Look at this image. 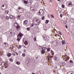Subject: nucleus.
I'll use <instances>...</instances> for the list:
<instances>
[{
	"mask_svg": "<svg viewBox=\"0 0 74 74\" xmlns=\"http://www.w3.org/2000/svg\"><path fill=\"white\" fill-rule=\"evenodd\" d=\"M68 58H66V61H67V60H68Z\"/></svg>",
	"mask_w": 74,
	"mask_h": 74,
	"instance_id": "45",
	"label": "nucleus"
},
{
	"mask_svg": "<svg viewBox=\"0 0 74 74\" xmlns=\"http://www.w3.org/2000/svg\"><path fill=\"white\" fill-rule=\"evenodd\" d=\"M44 18H45V17L44 16H42V20H44Z\"/></svg>",
	"mask_w": 74,
	"mask_h": 74,
	"instance_id": "33",
	"label": "nucleus"
},
{
	"mask_svg": "<svg viewBox=\"0 0 74 74\" xmlns=\"http://www.w3.org/2000/svg\"><path fill=\"white\" fill-rule=\"evenodd\" d=\"M68 5H69V7H71L72 6V3H69L68 4Z\"/></svg>",
	"mask_w": 74,
	"mask_h": 74,
	"instance_id": "16",
	"label": "nucleus"
},
{
	"mask_svg": "<svg viewBox=\"0 0 74 74\" xmlns=\"http://www.w3.org/2000/svg\"><path fill=\"white\" fill-rule=\"evenodd\" d=\"M9 19H10V17H9L8 16H6V20H9Z\"/></svg>",
	"mask_w": 74,
	"mask_h": 74,
	"instance_id": "20",
	"label": "nucleus"
},
{
	"mask_svg": "<svg viewBox=\"0 0 74 74\" xmlns=\"http://www.w3.org/2000/svg\"><path fill=\"white\" fill-rule=\"evenodd\" d=\"M62 44L63 45H65L66 44V42H65V41H64V40H63L62 41Z\"/></svg>",
	"mask_w": 74,
	"mask_h": 74,
	"instance_id": "12",
	"label": "nucleus"
},
{
	"mask_svg": "<svg viewBox=\"0 0 74 74\" xmlns=\"http://www.w3.org/2000/svg\"><path fill=\"white\" fill-rule=\"evenodd\" d=\"M11 55H12V54H11V53H8L7 54V56H8V57H10V56H11Z\"/></svg>",
	"mask_w": 74,
	"mask_h": 74,
	"instance_id": "18",
	"label": "nucleus"
},
{
	"mask_svg": "<svg viewBox=\"0 0 74 74\" xmlns=\"http://www.w3.org/2000/svg\"><path fill=\"white\" fill-rule=\"evenodd\" d=\"M37 58H36V59H37Z\"/></svg>",
	"mask_w": 74,
	"mask_h": 74,
	"instance_id": "56",
	"label": "nucleus"
},
{
	"mask_svg": "<svg viewBox=\"0 0 74 74\" xmlns=\"http://www.w3.org/2000/svg\"><path fill=\"white\" fill-rule=\"evenodd\" d=\"M22 56H23V57H24L25 56H26V55L25 54V53H23L22 54Z\"/></svg>",
	"mask_w": 74,
	"mask_h": 74,
	"instance_id": "29",
	"label": "nucleus"
},
{
	"mask_svg": "<svg viewBox=\"0 0 74 74\" xmlns=\"http://www.w3.org/2000/svg\"><path fill=\"white\" fill-rule=\"evenodd\" d=\"M29 4L30 5H31L32 4V3H31V2H28V4Z\"/></svg>",
	"mask_w": 74,
	"mask_h": 74,
	"instance_id": "38",
	"label": "nucleus"
},
{
	"mask_svg": "<svg viewBox=\"0 0 74 74\" xmlns=\"http://www.w3.org/2000/svg\"><path fill=\"white\" fill-rule=\"evenodd\" d=\"M71 21L72 23H74V18H71Z\"/></svg>",
	"mask_w": 74,
	"mask_h": 74,
	"instance_id": "17",
	"label": "nucleus"
},
{
	"mask_svg": "<svg viewBox=\"0 0 74 74\" xmlns=\"http://www.w3.org/2000/svg\"><path fill=\"white\" fill-rule=\"evenodd\" d=\"M32 74H35V73H32Z\"/></svg>",
	"mask_w": 74,
	"mask_h": 74,
	"instance_id": "50",
	"label": "nucleus"
},
{
	"mask_svg": "<svg viewBox=\"0 0 74 74\" xmlns=\"http://www.w3.org/2000/svg\"><path fill=\"white\" fill-rule=\"evenodd\" d=\"M47 51L48 52H49L50 51V48H48L47 49Z\"/></svg>",
	"mask_w": 74,
	"mask_h": 74,
	"instance_id": "24",
	"label": "nucleus"
},
{
	"mask_svg": "<svg viewBox=\"0 0 74 74\" xmlns=\"http://www.w3.org/2000/svg\"><path fill=\"white\" fill-rule=\"evenodd\" d=\"M15 53H16V55H17V56H18V53L17 52H16Z\"/></svg>",
	"mask_w": 74,
	"mask_h": 74,
	"instance_id": "39",
	"label": "nucleus"
},
{
	"mask_svg": "<svg viewBox=\"0 0 74 74\" xmlns=\"http://www.w3.org/2000/svg\"><path fill=\"white\" fill-rule=\"evenodd\" d=\"M5 14H8V11L7 10H6L5 11Z\"/></svg>",
	"mask_w": 74,
	"mask_h": 74,
	"instance_id": "25",
	"label": "nucleus"
},
{
	"mask_svg": "<svg viewBox=\"0 0 74 74\" xmlns=\"http://www.w3.org/2000/svg\"><path fill=\"white\" fill-rule=\"evenodd\" d=\"M10 62H12L13 61V60H12V59H10Z\"/></svg>",
	"mask_w": 74,
	"mask_h": 74,
	"instance_id": "40",
	"label": "nucleus"
},
{
	"mask_svg": "<svg viewBox=\"0 0 74 74\" xmlns=\"http://www.w3.org/2000/svg\"><path fill=\"white\" fill-rule=\"evenodd\" d=\"M73 37L74 38V35H73Z\"/></svg>",
	"mask_w": 74,
	"mask_h": 74,
	"instance_id": "53",
	"label": "nucleus"
},
{
	"mask_svg": "<svg viewBox=\"0 0 74 74\" xmlns=\"http://www.w3.org/2000/svg\"><path fill=\"white\" fill-rule=\"evenodd\" d=\"M22 36H23V34H22L21 33H20L17 36V41H20V37H22Z\"/></svg>",
	"mask_w": 74,
	"mask_h": 74,
	"instance_id": "2",
	"label": "nucleus"
},
{
	"mask_svg": "<svg viewBox=\"0 0 74 74\" xmlns=\"http://www.w3.org/2000/svg\"><path fill=\"white\" fill-rule=\"evenodd\" d=\"M43 39L45 40H46L47 39V37L45 35H43Z\"/></svg>",
	"mask_w": 74,
	"mask_h": 74,
	"instance_id": "6",
	"label": "nucleus"
},
{
	"mask_svg": "<svg viewBox=\"0 0 74 74\" xmlns=\"http://www.w3.org/2000/svg\"><path fill=\"white\" fill-rule=\"evenodd\" d=\"M20 63V62L17 61L16 62V64H19Z\"/></svg>",
	"mask_w": 74,
	"mask_h": 74,
	"instance_id": "34",
	"label": "nucleus"
},
{
	"mask_svg": "<svg viewBox=\"0 0 74 74\" xmlns=\"http://www.w3.org/2000/svg\"><path fill=\"white\" fill-rule=\"evenodd\" d=\"M70 74H73V73H71Z\"/></svg>",
	"mask_w": 74,
	"mask_h": 74,
	"instance_id": "55",
	"label": "nucleus"
},
{
	"mask_svg": "<svg viewBox=\"0 0 74 74\" xmlns=\"http://www.w3.org/2000/svg\"><path fill=\"white\" fill-rule=\"evenodd\" d=\"M4 44L5 45L6 47H8V45L6 43V42H4Z\"/></svg>",
	"mask_w": 74,
	"mask_h": 74,
	"instance_id": "28",
	"label": "nucleus"
},
{
	"mask_svg": "<svg viewBox=\"0 0 74 74\" xmlns=\"http://www.w3.org/2000/svg\"><path fill=\"white\" fill-rule=\"evenodd\" d=\"M58 34H60L61 36H62V33H61V32H60V31L58 32Z\"/></svg>",
	"mask_w": 74,
	"mask_h": 74,
	"instance_id": "32",
	"label": "nucleus"
},
{
	"mask_svg": "<svg viewBox=\"0 0 74 74\" xmlns=\"http://www.w3.org/2000/svg\"><path fill=\"white\" fill-rule=\"evenodd\" d=\"M62 10H61V12H62Z\"/></svg>",
	"mask_w": 74,
	"mask_h": 74,
	"instance_id": "54",
	"label": "nucleus"
},
{
	"mask_svg": "<svg viewBox=\"0 0 74 74\" xmlns=\"http://www.w3.org/2000/svg\"><path fill=\"white\" fill-rule=\"evenodd\" d=\"M52 18H54V16H53V15L52 14L51 15Z\"/></svg>",
	"mask_w": 74,
	"mask_h": 74,
	"instance_id": "42",
	"label": "nucleus"
},
{
	"mask_svg": "<svg viewBox=\"0 0 74 74\" xmlns=\"http://www.w3.org/2000/svg\"><path fill=\"white\" fill-rule=\"evenodd\" d=\"M69 62L71 63H74V62L72 60H70V61H69Z\"/></svg>",
	"mask_w": 74,
	"mask_h": 74,
	"instance_id": "26",
	"label": "nucleus"
},
{
	"mask_svg": "<svg viewBox=\"0 0 74 74\" xmlns=\"http://www.w3.org/2000/svg\"><path fill=\"white\" fill-rule=\"evenodd\" d=\"M18 12L20 13H22L23 12V10H22V9H20L19 10Z\"/></svg>",
	"mask_w": 74,
	"mask_h": 74,
	"instance_id": "10",
	"label": "nucleus"
},
{
	"mask_svg": "<svg viewBox=\"0 0 74 74\" xmlns=\"http://www.w3.org/2000/svg\"><path fill=\"white\" fill-rule=\"evenodd\" d=\"M49 1L51 3V1H52V0H49Z\"/></svg>",
	"mask_w": 74,
	"mask_h": 74,
	"instance_id": "49",
	"label": "nucleus"
},
{
	"mask_svg": "<svg viewBox=\"0 0 74 74\" xmlns=\"http://www.w3.org/2000/svg\"><path fill=\"white\" fill-rule=\"evenodd\" d=\"M65 27L66 29H67V25H66Z\"/></svg>",
	"mask_w": 74,
	"mask_h": 74,
	"instance_id": "48",
	"label": "nucleus"
},
{
	"mask_svg": "<svg viewBox=\"0 0 74 74\" xmlns=\"http://www.w3.org/2000/svg\"><path fill=\"white\" fill-rule=\"evenodd\" d=\"M24 3H25V4H27V3H28V2H27V1H26L25 0H24Z\"/></svg>",
	"mask_w": 74,
	"mask_h": 74,
	"instance_id": "23",
	"label": "nucleus"
},
{
	"mask_svg": "<svg viewBox=\"0 0 74 74\" xmlns=\"http://www.w3.org/2000/svg\"><path fill=\"white\" fill-rule=\"evenodd\" d=\"M18 25V23H15L14 24V27H16Z\"/></svg>",
	"mask_w": 74,
	"mask_h": 74,
	"instance_id": "11",
	"label": "nucleus"
},
{
	"mask_svg": "<svg viewBox=\"0 0 74 74\" xmlns=\"http://www.w3.org/2000/svg\"><path fill=\"white\" fill-rule=\"evenodd\" d=\"M63 16V15L62 14L60 15V17H61V18H62V16Z\"/></svg>",
	"mask_w": 74,
	"mask_h": 74,
	"instance_id": "41",
	"label": "nucleus"
},
{
	"mask_svg": "<svg viewBox=\"0 0 74 74\" xmlns=\"http://www.w3.org/2000/svg\"><path fill=\"white\" fill-rule=\"evenodd\" d=\"M2 67H5L6 66V63L5 62H2L1 64Z\"/></svg>",
	"mask_w": 74,
	"mask_h": 74,
	"instance_id": "4",
	"label": "nucleus"
},
{
	"mask_svg": "<svg viewBox=\"0 0 74 74\" xmlns=\"http://www.w3.org/2000/svg\"><path fill=\"white\" fill-rule=\"evenodd\" d=\"M10 19H15V16H13L12 15H10Z\"/></svg>",
	"mask_w": 74,
	"mask_h": 74,
	"instance_id": "5",
	"label": "nucleus"
},
{
	"mask_svg": "<svg viewBox=\"0 0 74 74\" xmlns=\"http://www.w3.org/2000/svg\"><path fill=\"white\" fill-rule=\"evenodd\" d=\"M58 1H60V0H57Z\"/></svg>",
	"mask_w": 74,
	"mask_h": 74,
	"instance_id": "52",
	"label": "nucleus"
},
{
	"mask_svg": "<svg viewBox=\"0 0 74 74\" xmlns=\"http://www.w3.org/2000/svg\"><path fill=\"white\" fill-rule=\"evenodd\" d=\"M40 49H42L43 50V47H42L41 46H40Z\"/></svg>",
	"mask_w": 74,
	"mask_h": 74,
	"instance_id": "36",
	"label": "nucleus"
},
{
	"mask_svg": "<svg viewBox=\"0 0 74 74\" xmlns=\"http://www.w3.org/2000/svg\"><path fill=\"white\" fill-rule=\"evenodd\" d=\"M22 47V45H19L18 47V49H20V48H21Z\"/></svg>",
	"mask_w": 74,
	"mask_h": 74,
	"instance_id": "21",
	"label": "nucleus"
},
{
	"mask_svg": "<svg viewBox=\"0 0 74 74\" xmlns=\"http://www.w3.org/2000/svg\"><path fill=\"white\" fill-rule=\"evenodd\" d=\"M47 49V47H43V50H46Z\"/></svg>",
	"mask_w": 74,
	"mask_h": 74,
	"instance_id": "31",
	"label": "nucleus"
},
{
	"mask_svg": "<svg viewBox=\"0 0 74 74\" xmlns=\"http://www.w3.org/2000/svg\"><path fill=\"white\" fill-rule=\"evenodd\" d=\"M30 27H27L26 28L27 30H28V31H29V30H30Z\"/></svg>",
	"mask_w": 74,
	"mask_h": 74,
	"instance_id": "27",
	"label": "nucleus"
},
{
	"mask_svg": "<svg viewBox=\"0 0 74 74\" xmlns=\"http://www.w3.org/2000/svg\"><path fill=\"white\" fill-rule=\"evenodd\" d=\"M0 74H1V73H0Z\"/></svg>",
	"mask_w": 74,
	"mask_h": 74,
	"instance_id": "57",
	"label": "nucleus"
},
{
	"mask_svg": "<svg viewBox=\"0 0 74 74\" xmlns=\"http://www.w3.org/2000/svg\"><path fill=\"white\" fill-rule=\"evenodd\" d=\"M2 7H4V5H2Z\"/></svg>",
	"mask_w": 74,
	"mask_h": 74,
	"instance_id": "46",
	"label": "nucleus"
},
{
	"mask_svg": "<svg viewBox=\"0 0 74 74\" xmlns=\"http://www.w3.org/2000/svg\"><path fill=\"white\" fill-rule=\"evenodd\" d=\"M38 14L40 15H43L44 14H44V11H43L42 10H40L39 11Z\"/></svg>",
	"mask_w": 74,
	"mask_h": 74,
	"instance_id": "3",
	"label": "nucleus"
},
{
	"mask_svg": "<svg viewBox=\"0 0 74 74\" xmlns=\"http://www.w3.org/2000/svg\"><path fill=\"white\" fill-rule=\"evenodd\" d=\"M32 27H33V26H34V24H32Z\"/></svg>",
	"mask_w": 74,
	"mask_h": 74,
	"instance_id": "44",
	"label": "nucleus"
},
{
	"mask_svg": "<svg viewBox=\"0 0 74 74\" xmlns=\"http://www.w3.org/2000/svg\"><path fill=\"white\" fill-rule=\"evenodd\" d=\"M66 65V63L65 62H62V66H65Z\"/></svg>",
	"mask_w": 74,
	"mask_h": 74,
	"instance_id": "22",
	"label": "nucleus"
},
{
	"mask_svg": "<svg viewBox=\"0 0 74 74\" xmlns=\"http://www.w3.org/2000/svg\"><path fill=\"white\" fill-rule=\"evenodd\" d=\"M8 32L11 34V35H12V34H13V32L11 31V30H10L8 31Z\"/></svg>",
	"mask_w": 74,
	"mask_h": 74,
	"instance_id": "15",
	"label": "nucleus"
},
{
	"mask_svg": "<svg viewBox=\"0 0 74 74\" xmlns=\"http://www.w3.org/2000/svg\"><path fill=\"white\" fill-rule=\"evenodd\" d=\"M62 8H64V5L63 4H62Z\"/></svg>",
	"mask_w": 74,
	"mask_h": 74,
	"instance_id": "35",
	"label": "nucleus"
},
{
	"mask_svg": "<svg viewBox=\"0 0 74 74\" xmlns=\"http://www.w3.org/2000/svg\"><path fill=\"white\" fill-rule=\"evenodd\" d=\"M27 22H28V21H27V20H25L23 22V25H26V24H27Z\"/></svg>",
	"mask_w": 74,
	"mask_h": 74,
	"instance_id": "7",
	"label": "nucleus"
},
{
	"mask_svg": "<svg viewBox=\"0 0 74 74\" xmlns=\"http://www.w3.org/2000/svg\"><path fill=\"white\" fill-rule=\"evenodd\" d=\"M64 24H66V22H64Z\"/></svg>",
	"mask_w": 74,
	"mask_h": 74,
	"instance_id": "51",
	"label": "nucleus"
},
{
	"mask_svg": "<svg viewBox=\"0 0 74 74\" xmlns=\"http://www.w3.org/2000/svg\"><path fill=\"white\" fill-rule=\"evenodd\" d=\"M24 44L25 45H27L28 44V42L27 41H25L24 42Z\"/></svg>",
	"mask_w": 74,
	"mask_h": 74,
	"instance_id": "19",
	"label": "nucleus"
},
{
	"mask_svg": "<svg viewBox=\"0 0 74 74\" xmlns=\"http://www.w3.org/2000/svg\"><path fill=\"white\" fill-rule=\"evenodd\" d=\"M45 22H46V24H47L49 22V21H48V20H46V21Z\"/></svg>",
	"mask_w": 74,
	"mask_h": 74,
	"instance_id": "30",
	"label": "nucleus"
},
{
	"mask_svg": "<svg viewBox=\"0 0 74 74\" xmlns=\"http://www.w3.org/2000/svg\"><path fill=\"white\" fill-rule=\"evenodd\" d=\"M46 28V27H44V28H43V29H44V30H46V28Z\"/></svg>",
	"mask_w": 74,
	"mask_h": 74,
	"instance_id": "43",
	"label": "nucleus"
},
{
	"mask_svg": "<svg viewBox=\"0 0 74 74\" xmlns=\"http://www.w3.org/2000/svg\"><path fill=\"white\" fill-rule=\"evenodd\" d=\"M30 10L31 11H32V12H33V11H34V7H30Z\"/></svg>",
	"mask_w": 74,
	"mask_h": 74,
	"instance_id": "8",
	"label": "nucleus"
},
{
	"mask_svg": "<svg viewBox=\"0 0 74 74\" xmlns=\"http://www.w3.org/2000/svg\"><path fill=\"white\" fill-rule=\"evenodd\" d=\"M16 29L17 30H19L20 29V26L19 25H17V26L16 27Z\"/></svg>",
	"mask_w": 74,
	"mask_h": 74,
	"instance_id": "9",
	"label": "nucleus"
},
{
	"mask_svg": "<svg viewBox=\"0 0 74 74\" xmlns=\"http://www.w3.org/2000/svg\"><path fill=\"white\" fill-rule=\"evenodd\" d=\"M33 22L35 23L34 25L36 27V26H37L40 25V20L37 18H34L33 20Z\"/></svg>",
	"mask_w": 74,
	"mask_h": 74,
	"instance_id": "1",
	"label": "nucleus"
},
{
	"mask_svg": "<svg viewBox=\"0 0 74 74\" xmlns=\"http://www.w3.org/2000/svg\"><path fill=\"white\" fill-rule=\"evenodd\" d=\"M34 41H36V38H34Z\"/></svg>",
	"mask_w": 74,
	"mask_h": 74,
	"instance_id": "37",
	"label": "nucleus"
},
{
	"mask_svg": "<svg viewBox=\"0 0 74 74\" xmlns=\"http://www.w3.org/2000/svg\"><path fill=\"white\" fill-rule=\"evenodd\" d=\"M13 55L14 56H15V53H13Z\"/></svg>",
	"mask_w": 74,
	"mask_h": 74,
	"instance_id": "47",
	"label": "nucleus"
},
{
	"mask_svg": "<svg viewBox=\"0 0 74 74\" xmlns=\"http://www.w3.org/2000/svg\"><path fill=\"white\" fill-rule=\"evenodd\" d=\"M41 52L42 54H44V53H45V51L42 50H41Z\"/></svg>",
	"mask_w": 74,
	"mask_h": 74,
	"instance_id": "13",
	"label": "nucleus"
},
{
	"mask_svg": "<svg viewBox=\"0 0 74 74\" xmlns=\"http://www.w3.org/2000/svg\"><path fill=\"white\" fill-rule=\"evenodd\" d=\"M21 15H18L17 16V19H21Z\"/></svg>",
	"mask_w": 74,
	"mask_h": 74,
	"instance_id": "14",
	"label": "nucleus"
},
{
	"mask_svg": "<svg viewBox=\"0 0 74 74\" xmlns=\"http://www.w3.org/2000/svg\"><path fill=\"white\" fill-rule=\"evenodd\" d=\"M2 9L3 10H4V9Z\"/></svg>",
	"mask_w": 74,
	"mask_h": 74,
	"instance_id": "58",
	"label": "nucleus"
}]
</instances>
